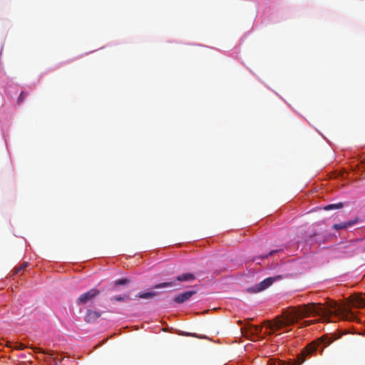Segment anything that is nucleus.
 <instances>
[{
    "label": "nucleus",
    "instance_id": "f257e3e1",
    "mask_svg": "<svg viewBox=\"0 0 365 365\" xmlns=\"http://www.w3.org/2000/svg\"><path fill=\"white\" fill-rule=\"evenodd\" d=\"M351 306L357 308L365 307V295L351 296L349 304H339L334 301H329L327 306L319 303H312L292 308L284 312L282 315L277 317L274 320L268 321L267 328L270 332L274 333L285 327L294 324L299 319L311 315H318L323 321L329 320L331 316L343 320L355 321L356 316L351 311Z\"/></svg>",
    "mask_w": 365,
    "mask_h": 365
},
{
    "label": "nucleus",
    "instance_id": "f03ea898",
    "mask_svg": "<svg viewBox=\"0 0 365 365\" xmlns=\"http://www.w3.org/2000/svg\"><path fill=\"white\" fill-rule=\"evenodd\" d=\"M333 341L330 337L324 335L307 344L297 356L298 365L303 364L307 358L314 356L318 351L322 354Z\"/></svg>",
    "mask_w": 365,
    "mask_h": 365
},
{
    "label": "nucleus",
    "instance_id": "7ed1b4c3",
    "mask_svg": "<svg viewBox=\"0 0 365 365\" xmlns=\"http://www.w3.org/2000/svg\"><path fill=\"white\" fill-rule=\"evenodd\" d=\"M100 290L97 289H91L81 294L77 299L76 303L78 305L86 304L88 302H92L96 297L100 294Z\"/></svg>",
    "mask_w": 365,
    "mask_h": 365
},
{
    "label": "nucleus",
    "instance_id": "20e7f679",
    "mask_svg": "<svg viewBox=\"0 0 365 365\" xmlns=\"http://www.w3.org/2000/svg\"><path fill=\"white\" fill-rule=\"evenodd\" d=\"M279 279H281V276L266 278L256 286L251 287L250 290L254 293L263 291L270 287L276 280Z\"/></svg>",
    "mask_w": 365,
    "mask_h": 365
},
{
    "label": "nucleus",
    "instance_id": "39448f33",
    "mask_svg": "<svg viewBox=\"0 0 365 365\" xmlns=\"http://www.w3.org/2000/svg\"><path fill=\"white\" fill-rule=\"evenodd\" d=\"M196 294V291H187L180 294L174 299V302L178 304H182L185 302L190 299L194 294Z\"/></svg>",
    "mask_w": 365,
    "mask_h": 365
},
{
    "label": "nucleus",
    "instance_id": "423d86ee",
    "mask_svg": "<svg viewBox=\"0 0 365 365\" xmlns=\"http://www.w3.org/2000/svg\"><path fill=\"white\" fill-rule=\"evenodd\" d=\"M101 316V312L92 309H88L85 316V321L88 323H93L96 322Z\"/></svg>",
    "mask_w": 365,
    "mask_h": 365
},
{
    "label": "nucleus",
    "instance_id": "0eeeda50",
    "mask_svg": "<svg viewBox=\"0 0 365 365\" xmlns=\"http://www.w3.org/2000/svg\"><path fill=\"white\" fill-rule=\"evenodd\" d=\"M357 222H358V218H356L354 220H349V221L334 224L333 225V228L336 230H341V229H345V228H347L349 227H351V226L355 225Z\"/></svg>",
    "mask_w": 365,
    "mask_h": 365
},
{
    "label": "nucleus",
    "instance_id": "6e6552de",
    "mask_svg": "<svg viewBox=\"0 0 365 365\" xmlns=\"http://www.w3.org/2000/svg\"><path fill=\"white\" fill-rule=\"evenodd\" d=\"M195 276L192 273H183L176 277L179 282H192L195 279Z\"/></svg>",
    "mask_w": 365,
    "mask_h": 365
},
{
    "label": "nucleus",
    "instance_id": "1a4fd4ad",
    "mask_svg": "<svg viewBox=\"0 0 365 365\" xmlns=\"http://www.w3.org/2000/svg\"><path fill=\"white\" fill-rule=\"evenodd\" d=\"M157 295L155 292H148L145 293H140L137 297L141 299H149L154 297Z\"/></svg>",
    "mask_w": 365,
    "mask_h": 365
},
{
    "label": "nucleus",
    "instance_id": "9d476101",
    "mask_svg": "<svg viewBox=\"0 0 365 365\" xmlns=\"http://www.w3.org/2000/svg\"><path fill=\"white\" fill-rule=\"evenodd\" d=\"M174 285H175V283L174 282H163V283H159V284H155L154 286V289L169 287H173Z\"/></svg>",
    "mask_w": 365,
    "mask_h": 365
},
{
    "label": "nucleus",
    "instance_id": "9b49d317",
    "mask_svg": "<svg viewBox=\"0 0 365 365\" xmlns=\"http://www.w3.org/2000/svg\"><path fill=\"white\" fill-rule=\"evenodd\" d=\"M343 206H344V205L342 202H339V203H336V204H329V205H327L326 207H324V210H333V209H339V208L343 207Z\"/></svg>",
    "mask_w": 365,
    "mask_h": 365
},
{
    "label": "nucleus",
    "instance_id": "f8f14e48",
    "mask_svg": "<svg viewBox=\"0 0 365 365\" xmlns=\"http://www.w3.org/2000/svg\"><path fill=\"white\" fill-rule=\"evenodd\" d=\"M27 267H28V263H27V262H24V263H23V264H22L21 266H19V267L15 268V269L14 270V273H13V274H16L19 273L21 270H24V269H26Z\"/></svg>",
    "mask_w": 365,
    "mask_h": 365
},
{
    "label": "nucleus",
    "instance_id": "ddd939ff",
    "mask_svg": "<svg viewBox=\"0 0 365 365\" xmlns=\"http://www.w3.org/2000/svg\"><path fill=\"white\" fill-rule=\"evenodd\" d=\"M129 283V280L128 279H120L115 282V286L124 285Z\"/></svg>",
    "mask_w": 365,
    "mask_h": 365
},
{
    "label": "nucleus",
    "instance_id": "4468645a",
    "mask_svg": "<svg viewBox=\"0 0 365 365\" xmlns=\"http://www.w3.org/2000/svg\"><path fill=\"white\" fill-rule=\"evenodd\" d=\"M125 298H128V297L114 296L110 298V300L115 302H122L124 301Z\"/></svg>",
    "mask_w": 365,
    "mask_h": 365
},
{
    "label": "nucleus",
    "instance_id": "2eb2a0df",
    "mask_svg": "<svg viewBox=\"0 0 365 365\" xmlns=\"http://www.w3.org/2000/svg\"><path fill=\"white\" fill-rule=\"evenodd\" d=\"M33 349H34V351L35 352L42 353V354H48V353L46 352L43 349L39 348V347H34V348H33ZM49 355H50L51 356H53V352H51V353H49Z\"/></svg>",
    "mask_w": 365,
    "mask_h": 365
},
{
    "label": "nucleus",
    "instance_id": "dca6fc26",
    "mask_svg": "<svg viewBox=\"0 0 365 365\" xmlns=\"http://www.w3.org/2000/svg\"><path fill=\"white\" fill-rule=\"evenodd\" d=\"M26 97V94L24 92H21L18 98V103H21L24 101Z\"/></svg>",
    "mask_w": 365,
    "mask_h": 365
},
{
    "label": "nucleus",
    "instance_id": "f3484780",
    "mask_svg": "<svg viewBox=\"0 0 365 365\" xmlns=\"http://www.w3.org/2000/svg\"><path fill=\"white\" fill-rule=\"evenodd\" d=\"M270 365H293V364H287L285 362L278 361H274V362L271 363Z\"/></svg>",
    "mask_w": 365,
    "mask_h": 365
},
{
    "label": "nucleus",
    "instance_id": "a211bd4d",
    "mask_svg": "<svg viewBox=\"0 0 365 365\" xmlns=\"http://www.w3.org/2000/svg\"><path fill=\"white\" fill-rule=\"evenodd\" d=\"M14 349H19V350H23L25 349V345L23 344H19L16 346H15Z\"/></svg>",
    "mask_w": 365,
    "mask_h": 365
},
{
    "label": "nucleus",
    "instance_id": "6ab92c4d",
    "mask_svg": "<svg viewBox=\"0 0 365 365\" xmlns=\"http://www.w3.org/2000/svg\"><path fill=\"white\" fill-rule=\"evenodd\" d=\"M312 323H313V321H304V326H309V324H311Z\"/></svg>",
    "mask_w": 365,
    "mask_h": 365
},
{
    "label": "nucleus",
    "instance_id": "aec40b11",
    "mask_svg": "<svg viewBox=\"0 0 365 365\" xmlns=\"http://www.w3.org/2000/svg\"><path fill=\"white\" fill-rule=\"evenodd\" d=\"M255 329L256 331H261V330H262V327H257V326H255Z\"/></svg>",
    "mask_w": 365,
    "mask_h": 365
},
{
    "label": "nucleus",
    "instance_id": "412c9836",
    "mask_svg": "<svg viewBox=\"0 0 365 365\" xmlns=\"http://www.w3.org/2000/svg\"><path fill=\"white\" fill-rule=\"evenodd\" d=\"M277 252L276 250H272L271 252H269V253L268 254V255H272L274 253Z\"/></svg>",
    "mask_w": 365,
    "mask_h": 365
}]
</instances>
